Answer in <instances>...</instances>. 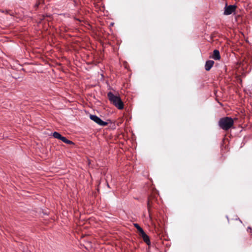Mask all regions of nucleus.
Wrapping results in <instances>:
<instances>
[{"mask_svg": "<svg viewBox=\"0 0 252 252\" xmlns=\"http://www.w3.org/2000/svg\"><path fill=\"white\" fill-rule=\"evenodd\" d=\"M40 4V2H37L35 4V6L36 7H38V5H39Z\"/></svg>", "mask_w": 252, "mask_h": 252, "instance_id": "nucleus-13", "label": "nucleus"}, {"mask_svg": "<svg viewBox=\"0 0 252 252\" xmlns=\"http://www.w3.org/2000/svg\"><path fill=\"white\" fill-rule=\"evenodd\" d=\"M158 196L155 194H152L148 197L147 201L148 210L150 220L153 221V220H157V217L152 209H158Z\"/></svg>", "mask_w": 252, "mask_h": 252, "instance_id": "nucleus-1", "label": "nucleus"}, {"mask_svg": "<svg viewBox=\"0 0 252 252\" xmlns=\"http://www.w3.org/2000/svg\"><path fill=\"white\" fill-rule=\"evenodd\" d=\"M45 17H49V18H50V17H49V16H43V19H44L45 18Z\"/></svg>", "mask_w": 252, "mask_h": 252, "instance_id": "nucleus-14", "label": "nucleus"}, {"mask_svg": "<svg viewBox=\"0 0 252 252\" xmlns=\"http://www.w3.org/2000/svg\"><path fill=\"white\" fill-rule=\"evenodd\" d=\"M237 6L235 5H227L226 4L224 7L223 14L225 15H228L231 14L236 9Z\"/></svg>", "mask_w": 252, "mask_h": 252, "instance_id": "nucleus-5", "label": "nucleus"}, {"mask_svg": "<svg viewBox=\"0 0 252 252\" xmlns=\"http://www.w3.org/2000/svg\"><path fill=\"white\" fill-rule=\"evenodd\" d=\"M134 226H135V228H137L139 234L144 231L143 229L139 226L138 224L134 223Z\"/></svg>", "mask_w": 252, "mask_h": 252, "instance_id": "nucleus-10", "label": "nucleus"}, {"mask_svg": "<svg viewBox=\"0 0 252 252\" xmlns=\"http://www.w3.org/2000/svg\"><path fill=\"white\" fill-rule=\"evenodd\" d=\"M218 124L221 129L227 131L233 127L234 121L231 117H225L220 119Z\"/></svg>", "mask_w": 252, "mask_h": 252, "instance_id": "nucleus-2", "label": "nucleus"}, {"mask_svg": "<svg viewBox=\"0 0 252 252\" xmlns=\"http://www.w3.org/2000/svg\"><path fill=\"white\" fill-rule=\"evenodd\" d=\"M53 136L55 138L61 140L62 136L59 132L55 131L53 133Z\"/></svg>", "mask_w": 252, "mask_h": 252, "instance_id": "nucleus-9", "label": "nucleus"}, {"mask_svg": "<svg viewBox=\"0 0 252 252\" xmlns=\"http://www.w3.org/2000/svg\"><path fill=\"white\" fill-rule=\"evenodd\" d=\"M107 97L110 102L119 109L122 110L124 108V103L119 96L114 95L110 92L107 94Z\"/></svg>", "mask_w": 252, "mask_h": 252, "instance_id": "nucleus-3", "label": "nucleus"}, {"mask_svg": "<svg viewBox=\"0 0 252 252\" xmlns=\"http://www.w3.org/2000/svg\"><path fill=\"white\" fill-rule=\"evenodd\" d=\"M139 235L141 238H142L143 240L147 244V245H150L151 244L149 237L145 233L144 231L140 233Z\"/></svg>", "mask_w": 252, "mask_h": 252, "instance_id": "nucleus-6", "label": "nucleus"}, {"mask_svg": "<svg viewBox=\"0 0 252 252\" xmlns=\"http://www.w3.org/2000/svg\"><path fill=\"white\" fill-rule=\"evenodd\" d=\"M66 139H67L65 137H63L62 136L61 137V140H62L63 142L65 143V141L66 140Z\"/></svg>", "mask_w": 252, "mask_h": 252, "instance_id": "nucleus-12", "label": "nucleus"}, {"mask_svg": "<svg viewBox=\"0 0 252 252\" xmlns=\"http://www.w3.org/2000/svg\"><path fill=\"white\" fill-rule=\"evenodd\" d=\"M65 143L67 144H73V142L70 140H69L68 139H66V140L65 141Z\"/></svg>", "mask_w": 252, "mask_h": 252, "instance_id": "nucleus-11", "label": "nucleus"}, {"mask_svg": "<svg viewBox=\"0 0 252 252\" xmlns=\"http://www.w3.org/2000/svg\"><path fill=\"white\" fill-rule=\"evenodd\" d=\"M215 60H220V52L218 50H215L213 51V54L211 57Z\"/></svg>", "mask_w": 252, "mask_h": 252, "instance_id": "nucleus-8", "label": "nucleus"}, {"mask_svg": "<svg viewBox=\"0 0 252 252\" xmlns=\"http://www.w3.org/2000/svg\"><path fill=\"white\" fill-rule=\"evenodd\" d=\"M214 62L212 60H209L207 61L206 62L205 65V68L206 70L209 71L210 70V69L212 68V67L213 66L214 64Z\"/></svg>", "mask_w": 252, "mask_h": 252, "instance_id": "nucleus-7", "label": "nucleus"}, {"mask_svg": "<svg viewBox=\"0 0 252 252\" xmlns=\"http://www.w3.org/2000/svg\"><path fill=\"white\" fill-rule=\"evenodd\" d=\"M90 118L99 126H106L108 125V123L103 121L96 115H90Z\"/></svg>", "mask_w": 252, "mask_h": 252, "instance_id": "nucleus-4", "label": "nucleus"}]
</instances>
